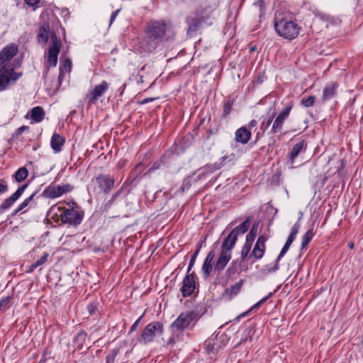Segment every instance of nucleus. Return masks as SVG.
I'll return each instance as SVG.
<instances>
[{
    "label": "nucleus",
    "mask_w": 363,
    "mask_h": 363,
    "mask_svg": "<svg viewBox=\"0 0 363 363\" xmlns=\"http://www.w3.org/2000/svg\"><path fill=\"white\" fill-rule=\"evenodd\" d=\"M17 52L18 47L10 45L0 52V91L6 89L11 84L16 82L22 75L21 72L14 71L18 64L11 61Z\"/></svg>",
    "instance_id": "f257e3e1"
},
{
    "label": "nucleus",
    "mask_w": 363,
    "mask_h": 363,
    "mask_svg": "<svg viewBox=\"0 0 363 363\" xmlns=\"http://www.w3.org/2000/svg\"><path fill=\"white\" fill-rule=\"evenodd\" d=\"M166 32V25L163 21H151L145 29V37L141 42V48L145 52L154 50L163 39Z\"/></svg>",
    "instance_id": "f03ea898"
},
{
    "label": "nucleus",
    "mask_w": 363,
    "mask_h": 363,
    "mask_svg": "<svg viewBox=\"0 0 363 363\" xmlns=\"http://www.w3.org/2000/svg\"><path fill=\"white\" fill-rule=\"evenodd\" d=\"M274 28L277 34L285 39L292 40L298 36L300 27L298 24L281 14L276 15Z\"/></svg>",
    "instance_id": "7ed1b4c3"
},
{
    "label": "nucleus",
    "mask_w": 363,
    "mask_h": 363,
    "mask_svg": "<svg viewBox=\"0 0 363 363\" xmlns=\"http://www.w3.org/2000/svg\"><path fill=\"white\" fill-rule=\"evenodd\" d=\"M196 316L195 312L186 311L177 317L170 326L172 333V336L169 338L171 343L174 344L179 340L182 332L191 324Z\"/></svg>",
    "instance_id": "20e7f679"
},
{
    "label": "nucleus",
    "mask_w": 363,
    "mask_h": 363,
    "mask_svg": "<svg viewBox=\"0 0 363 363\" xmlns=\"http://www.w3.org/2000/svg\"><path fill=\"white\" fill-rule=\"evenodd\" d=\"M163 331V325L159 322H152L149 323L143 330L140 341L145 344L154 340L157 336L162 335Z\"/></svg>",
    "instance_id": "39448f33"
},
{
    "label": "nucleus",
    "mask_w": 363,
    "mask_h": 363,
    "mask_svg": "<svg viewBox=\"0 0 363 363\" xmlns=\"http://www.w3.org/2000/svg\"><path fill=\"white\" fill-rule=\"evenodd\" d=\"M52 44L49 48L48 53V65L51 67H55L57 64V57L60 50V41L57 39L55 34L51 35Z\"/></svg>",
    "instance_id": "423d86ee"
},
{
    "label": "nucleus",
    "mask_w": 363,
    "mask_h": 363,
    "mask_svg": "<svg viewBox=\"0 0 363 363\" xmlns=\"http://www.w3.org/2000/svg\"><path fill=\"white\" fill-rule=\"evenodd\" d=\"M72 186L69 184L50 185L43 192V195L48 199H55L69 192Z\"/></svg>",
    "instance_id": "0eeeda50"
},
{
    "label": "nucleus",
    "mask_w": 363,
    "mask_h": 363,
    "mask_svg": "<svg viewBox=\"0 0 363 363\" xmlns=\"http://www.w3.org/2000/svg\"><path fill=\"white\" fill-rule=\"evenodd\" d=\"M82 217L81 213L74 208L67 209L60 214L62 223L74 225H79L82 222Z\"/></svg>",
    "instance_id": "6e6552de"
},
{
    "label": "nucleus",
    "mask_w": 363,
    "mask_h": 363,
    "mask_svg": "<svg viewBox=\"0 0 363 363\" xmlns=\"http://www.w3.org/2000/svg\"><path fill=\"white\" fill-rule=\"evenodd\" d=\"M307 145L304 140L300 141L295 144L292 147L288 158V164L291 168L294 167L296 160L298 155L301 153H304L306 150Z\"/></svg>",
    "instance_id": "1a4fd4ad"
},
{
    "label": "nucleus",
    "mask_w": 363,
    "mask_h": 363,
    "mask_svg": "<svg viewBox=\"0 0 363 363\" xmlns=\"http://www.w3.org/2000/svg\"><path fill=\"white\" fill-rule=\"evenodd\" d=\"M95 184H97L99 189L102 191H109L113 186L114 180L108 175H99L91 181Z\"/></svg>",
    "instance_id": "9d476101"
},
{
    "label": "nucleus",
    "mask_w": 363,
    "mask_h": 363,
    "mask_svg": "<svg viewBox=\"0 0 363 363\" xmlns=\"http://www.w3.org/2000/svg\"><path fill=\"white\" fill-rule=\"evenodd\" d=\"M291 109V106H288L285 107L281 111V112L277 116V117L275 118L274 123L272 125V131L273 133H277L281 130L283 124H284L285 120L289 116Z\"/></svg>",
    "instance_id": "9b49d317"
},
{
    "label": "nucleus",
    "mask_w": 363,
    "mask_h": 363,
    "mask_svg": "<svg viewBox=\"0 0 363 363\" xmlns=\"http://www.w3.org/2000/svg\"><path fill=\"white\" fill-rule=\"evenodd\" d=\"M27 185H23L19 187L15 193H13L11 196L6 199L2 204L0 206V210L4 211L9 208H10L23 194L24 192Z\"/></svg>",
    "instance_id": "f8f14e48"
},
{
    "label": "nucleus",
    "mask_w": 363,
    "mask_h": 363,
    "mask_svg": "<svg viewBox=\"0 0 363 363\" xmlns=\"http://www.w3.org/2000/svg\"><path fill=\"white\" fill-rule=\"evenodd\" d=\"M195 289V279L192 274H187L183 281L181 291L183 296H190Z\"/></svg>",
    "instance_id": "ddd939ff"
},
{
    "label": "nucleus",
    "mask_w": 363,
    "mask_h": 363,
    "mask_svg": "<svg viewBox=\"0 0 363 363\" xmlns=\"http://www.w3.org/2000/svg\"><path fill=\"white\" fill-rule=\"evenodd\" d=\"M108 84L105 81H103L100 84L96 85L89 97V104H95L99 98L108 89Z\"/></svg>",
    "instance_id": "4468645a"
},
{
    "label": "nucleus",
    "mask_w": 363,
    "mask_h": 363,
    "mask_svg": "<svg viewBox=\"0 0 363 363\" xmlns=\"http://www.w3.org/2000/svg\"><path fill=\"white\" fill-rule=\"evenodd\" d=\"M267 238L264 235L258 238L255 246L252 250V255L257 259H261L265 252V242Z\"/></svg>",
    "instance_id": "2eb2a0df"
},
{
    "label": "nucleus",
    "mask_w": 363,
    "mask_h": 363,
    "mask_svg": "<svg viewBox=\"0 0 363 363\" xmlns=\"http://www.w3.org/2000/svg\"><path fill=\"white\" fill-rule=\"evenodd\" d=\"M231 258V252L228 250H221L220 256L215 264V269L218 271L223 270Z\"/></svg>",
    "instance_id": "dca6fc26"
},
{
    "label": "nucleus",
    "mask_w": 363,
    "mask_h": 363,
    "mask_svg": "<svg viewBox=\"0 0 363 363\" xmlns=\"http://www.w3.org/2000/svg\"><path fill=\"white\" fill-rule=\"evenodd\" d=\"M65 138L57 133H54L51 138L50 145L55 152L61 151L65 143Z\"/></svg>",
    "instance_id": "f3484780"
},
{
    "label": "nucleus",
    "mask_w": 363,
    "mask_h": 363,
    "mask_svg": "<svg viewBox=\"0 0 363 363\" xmlns=\"http://www.w3.org/2000/svg\"><path fill=\"white\" fill-rule=\"evenodd\" d=\"M251 133L246 128L242 127L235 133V140L242 144L247 143L250 139Z\"/></svg>",
    "instance_id": "a211bd4d"
},
{
    "label": "nucleus",
    "mask_w": 363,
    "mask_h": 363,
    "mask_svg": "<svg viewBox=\"0 0 363 363\" xmlns=\"http://www.w3.org/2000/svg\"><path fill=\"white\" fill-rule=\"evenodd\" d=\"M235 231H231L228 236L224 240L222 245V250H228L229 252L233 248L236 241L237 237L235 235Z\"/></svg>",
    "instance_id": "6ab92c4d"
},
{
    "label": "nucleus",
    "mask_w": 363,
    "mask_h": 363,
    "mask_svg": "<svg viewBox=\"0 0 363 363\" xmlns=\"http://www.w3.org/2000/svg\"><path fill=\"white\" fill-rule=\"evenodd\" d=\"M336 83H330L325 86L323 93V99L324 101L331 99L335 94L337 89Z\"/></svg>",
    "instance_id": "aec40b11"
},
{
    "label": "nucleus",
    "mask_w": 363,
    "mask_h": 363,
    "mask_svg": "<svg viewBox=\"0 0 363 363\" xmlns=\"http://www.w3.org/2000/svg\"><path fill=\"white\" fill-rule=\"evenodd\" d=\"M214 258V254L213 252H210L206 257L204 262L202 266V270L206 277H208L212 269L211 262Z\"/></svg>",
    "instance_id": "412c9836"
},
{
    "label": "nucleus",
    "mask_w": 363,
    "mask_h": 363,
    "mask_svg": "<svg viewBox=\"0 0 363 363\" xmlns=\"http://www.w3.org/2000/svg\"><path fill=\"white\" fill-rule=\"evenodd\" d=\"M278 260L277 259L274 262L264 265L259 272L262 275L266 276L271 273L275 272L279 269Z\"/></svg>",
    "instance_id": "4be33fe9"
},
{
    "label": "nucleus",
    "mask_w": 363,
    "mask_h": 363,
    "mask_svg": "<svg viewBox=\"0 0 363 363\" xmlns=\"http://www.w3.org/2000/svg\"><path fill=\"white\" fill-rule=\"evenodd\" d=\"M45 116L43 109L40 106L34 107L30 111V117L36 123L42 121Z\"/></svg>",
    "instance_id": "5701e85b"
},
{
    "label": "nucleus",
    "mask_w": 363,
    "mask_h": 363,
    "mask_svg": "<svg viewBox=\"0 0 363 363\" xmlns=\"http://www.w3.org/2000/svg\"><path fill=\"white\" fill-rule=\"evenodd\" d=\"M50 33V26L48 23H44L39 29L38 40L42 43L48 41Z\"/></svg>",
    "instance_id": "b1692460"
},
{
    "label": "nucleus",
    "mask_w": 363,
    "mask_h": 363,
    "mask_svg": "<svg viewBox=\"0 0 363 363\" xmlns=\"http://www.w3.org/2000/svg\"><path fill=\"white\" fill-rule=\"evenodd\" d=\"M274 294V292H270L269 294L262 298L260 301H259L257 303H256L255 305H253L250 309L248 311H246L245 313H241L240 315L237 317V319H240L241 318L245 317L250 311H252L254 309L258 308L262 303H264L265 301H267L272 295Z\"/></svg>",
    "instance_id": "393cba45"
},
{
    "label": "nucleus",
    "mask_w": 363,
    "mask_h": 363,
    "mask_svg": "<svg viewBox=\"0 0 363 363\" xmlns=\"http://www.w3.org/2000/svg\"><path fill=\"white\" fill-rule=\"evenodd\" d=\"M250 227V221L248 219L243 221L239 226L234 228L232 231H235V235L238 238L240 233L244 234Z\"/></svg>",
    "instance_id": "a878e982"
},
{
    "label": "nucleus",
    "mask_w": 363,
    "mask_h": 363,
    "mask_svg": "<svg viewBox=\"0 0 363 363\" xmlns=\"http://www.w3.org/2000/svg\"><path fill=\"white\" fill-rule=\"evenodd\" d=\"M28 170L26 167H21L16 172L14 177L18 182L23 181L28 177Z\"/></svg>",
    "instance_id": "bb28decb"
},
{
    "label": "nucleus",
    "mask_w": 363,
    "mask_h": 363,
    "mask_svg": "<svg viewBox=\"0 0 363 363\" xmlns=\"http://www.w3.org/2000/svg\"><path fill=\"white\" fill-rule=\"evenodd\" d=\"M48 253H44L43 256L30 266L28 272H33L38 267L43 264L48 259Z\"/></svg>",
    "instance_id": "cd10ccee"
},
{
    "label": "nucleus",
    "mask_w": 363,
    "mask_h": 363,
    "mask_svg": "<svg viewBox=\"0 0 363 363\" xmlns=\"http://www.w3.org/2000/svg\"><path fill=\"white\" fill-rule=\"evenodd\" d=\"M72 67V62L69 59H66L63 62V65L60 68V77L64 74V73L69 72Z\"/></svg>",
    "instance_id": "c85d7f7f"
},
{
    "label": "nucleus",
    "mask_w": 363,
    "mask_h": 363,
    "mask_svg": "<svg viewBox=\"0 0 363 363\" xmlns=\"http://www.w3.org/2000/svg\"><path fill=\"white\" fill-rule=\"evenodd\" d=\"M313 236V230H308L302 238L301 247L305 248Z\"/></svg>",
    "instance_id": "c756f323"
},
{
    "label": "nucleus",
    "mask_w": 363,
    "mask_h": 363,
    "mask_svg": "<svg viewBox=\"0 0 363 363\" xmlns=\"http://www.w3.org/2000/svg\"><path fill=\"white\" fill-rule=\"evenodd\" d=\"M257 232V225H253L252 228H251V230H250V231L246 235V240L245 241H247V242H250L252 243L254 240L256 238Z\"/></svg>",
    "instance_id": "7c9ffc66"
},
{
    "label": "nucleus",
    "mask_w": 363,
    "mask_h": 363,
    "mask_svg": "<svg viewBox=\"0 0 363 363\" xmlns=\"http://www.w3.org/2000/svg\"><path fill=\"white\" fill-rule=\"evenodd\" d=\"M35 196V194H32L31 196H30L28 198H27L26 199H25L19 206L17 208V209L16 210V213L20 212L21 211L23 210L24 208H26L28 205L29 203L33 201V197Z\"/></svg>",
    "instance_id": "2f4dec72"
},
{
    "label": "nucleus",
    "mask_w": 363,
    "mask_h": 363,
    "mask_svg": "<svg viewBox=\"0 0 363 363\" xmlns=\"http://www.w3.org/2000/svg\"><path fill=\"white\" fill-rule=\"evenodd\" d=\"M202 20L195 19L193 18H188V23L189 24V29L192 30H195L201 23Z\"/></svg>",
    "instance_id": "473e14b6"
},
{
    "label": "nucleus",
    "mask_w": 363,
    "mask_h": 363,
    "mask_svg": "<svg viewBox=\"0 0 363 363\" xmlns=\"http://www.w3.org/2000/svg\"><path fill=\"white\" fill-rule=\"evenodd\" d=\"M252 244V243H251L250 242L245 241V243L241 250V258L242 259H245L248 255V254L251 250Z\"/></svg>",
    "instance_id": "72a5a7b5"
},
{
    "label": "nucleus",
    "mask_w": 363,
    "mask_h": 363,
    "mask_svg": "<svg viewBox=\"0 0 363 363\" xmlns=\"http://www.w3.org/2000/svg\"><path fill=\"white\" fill-rule=\"evenodd\" d=\"M315 101V97L314 96H310L306 99H302L301 103L305 107H311L314 104Z\"/></svg>",
    "instance_id": "f704fd0d"
},
{
    "label": "nucleus",
    "mask_w": 363,
    "mask_h": 363,
    "mask_svg": "<svg viewBox=\"0 0 363 363\" xmlns=\"http://www.w3.org/2000/svg\"><path fill=\"white\" fill-rule=\"evenodd\" d=\"M11 298L9 296L2 298L0 299V311L5 310L9 307Z\"/></svg>",
    "instance_id": "c9c22d12"
},
{
    "label": "nucleus",
    "mask_w": 363,
    "mask_h": 363,
    "mask_svg": "<svg viewBox=\"0 0 363 363\" xmlns=\"http://www.w3.org/2000/svg\"><path fill=\"white\" fill-rule=\"evenodd\" d=\"M199 252V249H198L194 253V255H192L191 257V259L190 260V262H189V267H188V272H189V271L191 270V269L192 268V267L194 266V263H195V261H196V259L198 256V254Z\"/></svg>",
    "instance_id": "e433bc0d"
},
{
    "label": "nucleus",
    "mask_w": 363,
    "mask_h": 363,
    "mask_svg": "<svg viewBox=\"0 0 363 363\" xmlns=\"http://www.w3.org/2000/svg\"><path fill=\"white\" fill-rule=\"evenodd\" d=\"M8 191V186L4 180H0V194Z\"/></svg>",
    "instance_id": "4c0bfd02"
},
{
    "label": "nucleus",
    "mask_w": 363,
    "mask_h": 363,
    "mask_svg": "<svg viewBox=\"0 0 363 363\" xmlns=\"http://www.w3.org/2000/svg\"><path fill=\"white\" fill-rule=\"evenodd\" d=\"M300 228L299 221H297L292 227V230L290 234L296 236Z\"/></svg>",
    "instance_id": "58836bf2"
},
{
    "label": "nucleus",
    "mask_w": 363,
    "mask_h": 363,
    "mask_svg": "<svg viewBox=\"0 0 363 363\" xmlns=\"http://www.w3.org/2000/svg\"><path fill=\"white\" fill-rule=\"evenodd\" d=\"M289 247H286V246H284L281 251L280 252L278 257H277V260L279 261L285 254L286 252L289 250Z\"/></svg>",
    "instance_id": "ea45409f"
},
{
    "label": "nucleus",
    "mask_w": 363,
    "mask_h": 363,
    "mask_svg": "<svg viewBox=\"0 0 363 363\" xmlns=\"http://www.w3.org/2000/svg\"><path fill=\"white\" fill-rule=\"evenodd\" d=\"M26 4H27L30 6H36L40 0H24Z\"/></svg>",
    "instance_id": "a19ab883"
},
{
    "label": "nucleus",
    "mask_w": 363,
    "mask_h": 363,
    "mask_svg": "<svg viewBox=\"0 0 363 363\" xmlns=\"http://www.w3.org/2000/svg\"><path fill=\"white\" fill-rule=\"evenodd\" d=\"M231 110V104H226L224 106V113L225 115H228L230 113Z\"/></svg>",
    "instance_id": "79ce46f5"
},
{
    "label": "nucleus",
    "mask_w": 363,
    "mask_h": 363,
    "mask_svg": "<svg viewBox=\"0 0 363 363\" xmlns=\"http://www.w3.org/2000/svg\"><path fill=\"white\" fill-rule=\"evenodd\" d=\"M142 318V317H140L133 324V325L131 326V328H130V332H133L134 330H136L137 327H138V325L139 323V322L140 321V319Z\"/></svg>",
    "instance_id": "37998d69"
},
{
    "label": "nucleus",
    "mask_w": 363,
    "mask_h": 363,
    "mask_svg": "<svg viewBox=\"0 0 363 363\" xmlns=\"http://www.w3.org/2000/svg\"><path fill=\"white\" fill-rule=\"evenodd\" d=\"M222 166V164L221 163H219V164H213L212 166H210L209 167H211V171H214V170H216V169H218L221 167Z\"/></svg>",
    "instance_id": "c03bdc74"
},
{
    "label": "nucleus",
    "mask_w": 363,
    "mask_h": 363,
    "mask_svg": "<svg viewBox=\"0 0 363 363\" xmlns=\"http://www.w3.org/2000/svg\"><path fill=\"white\" fill-rule=\"evenodd\" d=\"M240 286H241V283H238V284H235L234 286H233L231 287V289H232V291L237 292L240 290Z\"/></svg>",
    "instance_id": "a18cd8bd"
},
{
    "label": "nucleus",
    "mask_w": 363,
    "mask_h": 363,
    "mask_svg": "<svg viewBox=\"0 0 363 363\" xmlns=\"http://www.w3.org/2000/svg\"><path fill=\"white\" fill-rule=\"evenodd\" d=\"M118 12H119V10H116L114 12H113V13L111 16V18H110V23H113V21L115 20L116 16L118 15Z\"/></svg>",
    "instance_id": "49530a36"
},
{
    "label": "nucleus",
    "mask_w": 363,
    "mask_h": 363,
    "mask_svg": "<svg viewBox=\"0 0 363 363\" xmlns=\"http://www.w3.org/2000/svg\"><path fill=\"white\" fill-rule=\"evenodd\" d=\"M89 314H93L95 312V306L92 304H90L87 307Z\"/></svg>",
    "instance_id": "de8ad7c7"
},
{
    "label": "nucleus",
    "mask_w": 363,
    "mask_h": 363,
    "mask_svg": "<svg viewBox=\"0 0 363 363\" xmlns=\"http://www.w3.org/2000/svg\"><path fill=\"white\" fill-rule=\"evenodd\" d=\"M274 116H275V114H274V113H273V114L269 117V118L268 119V121H267V124H266V126H265L264 129H266L267 127H269V125L271 124L273 118L274 117Z\"/></svg>",
    "instance_id": "09e8293b"
},
{
    "label": "nucleus",
    "mask_w": 363,
    "mask_h": 363,
    "mask_svg": "<svg viewBox=\"0 0 363 363\" xmlns=\"http://www.w3.org/2000/svg\"><path fill=\"white\" fill-rule=\"evenodd\" d=\"M257 121L255 120H252L250 123H249V128H252L253 127H255L256 125H257Z\"/></svg>",
    "instance_id": "8fccbe9b"
},
{
    "label": "nucleus",
    "mask_w": 363,
    "mask_h": 363,
    "mask_svg": "<svg viewBox=\"0 0 363 363\" xmlns=\"http://www.w3.org/2000/svg\"><path fill=\"white\" fill-rule=\"evenodd\" d=\"M295 238V235L290 234L286 241L289 242L290 243H292Z\"/></svg>",
    "instance_id": "3c124183"
},
{
    "label": "nucleus",
    "mask_w": 363,
    "mask_h": 363,
    "mask_svg": "<svg viewBox=\"0 0 363 363\" xmlns=\"http://www.w3.org/2000/svg\"><path fill=\"white\" fill-rule=\"evenodd\" d=\"M295 238V235L290 234L286 241L289 242L290 243H292Z\"/></svg>",
    "instance_id": "603ef678"
},
{
    "label": "nucleus",
    "mask_w": 363,
    "mask_h": 363,
    "mask_svg": "<svg viewBox=\"0 0 363 363\" xmlns=\"http://www.w3.org/2000/svg\"><path fill=\"white\" fill-rule=\"evenodd\" d=\"M348 246H349V247H350V249H353V248H354V242H350L348 243Z\"/></svg>",
    "instance_id": "864d4df0"
},
{
    "label": "nucleus",
    "mask_w": 363,
    "mask_h": 363,
    "mask_svg": "<svg viewBox=\"0 0 363 363\" xmlns=\"http://www.w3.org/2000/svg\"><path fill=\"white\" fill-rule=\"evenodd\" d=\"M291 245V243H290L289 242L286 241L285 245H284V246L290 247Z\"/></svg>",
    "instance_id": "5fc2aeb1"
},
{
    "label": "nucleus",
    "mask_w": 363,
    "mask_h": 363,
    "mask_svg": "<svg viewBox=\"0 0 363 363\" xmlns=\"http://www.w3.org/2000/svg\"><path fill=\"white\" fill-rule=\"evenodd\" d=\"M257 4H259V6L262 7V4H263V1L262 0H259Z\"/></svg>",
    "instance_id": "6e6d98bb"
},
{
    "label": "nucleus",
    "mask_w": 363,
    "mask_h": 363,
    "mask_svg": "<svg viewBox=\"0 0 363 363\" xmlns=\"http://www.w3.org/2000/svg\"><path fill=\"white\" fill-rule=\"evenodd\" d=\"M25 128H26V127H25V126H22V127H20V128L18 129V130L19 132H22Z\"/></svg>",
    "instance_id": "4d7b16f0"
},
{
    "label": "nucleus",
    "mask_w": 363,
    "mask_h": 363,
    "mask_svg": "<svg viewBox=\"0 0 363 363\" xmlns=\"http://www.w3.org/2000/svg\"><path fill=\"white\" fill-rule=\"evenodd\" d=\"M237 262H238V261H234V262H232V266H233V267H234V266L235 267V265L237 264Z\"/></svg>",
    "instance_id": "13d9d810"
},
{
    "label": "nucleus",
    "mask_w": 363,
    "mask_h": 363,
    "mask_svg": "<svg viewBox=\"0 0 363 363\" xmlns=\"http://www.w3.org/2000/svg\"><path fill=\"white\" fill-rule=\"evenodd\" d=\"M152 101V99H147L145 100V102H149V101Z\"/></svg>",
    "instance_id": "bf43d9fd"
},
{
    "label": "nucleus",
    "mask_w": 363,
    "mask_h": 363,
    "mask_svg": "<svg viewBox=\"0 0 363 363\" xmlns=\"http://www.w3.org/2000/svg\"><path fill=\"white\" fill-rule=\"evenodd\" d=\"M84 334H79V337H84Z\"/></svg>",
    "instance_id": "052dcab7"
}]
</instances>
